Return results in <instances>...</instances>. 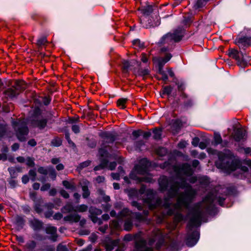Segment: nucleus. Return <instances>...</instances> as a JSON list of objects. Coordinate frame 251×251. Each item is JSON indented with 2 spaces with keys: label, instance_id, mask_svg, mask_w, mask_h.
Returning <instances> with one entry per match:
<instances>
[{
  "label": "nucleus",
  "instance_id": "nucleus-61",
  "mask_svg": "<svg viewBox=\"0 0 251 251\" xmlns=\"http://www.w3.org/2000/svg\"><path fill=\"white\" fill-rule=\"evenodd\" d=\"M50 187V184L49 183H46L44 184L41 187V190L42 191H45L48 189H49Z\"/></svg>",
  "mask_w": 251,
  "mask_h": 251
},
{
  "label": "nucleus",
  "instance_id": "nucleus-60",
  "mask_svg": "<svg viewBox=\"0 0 251 251\" xmlns=\"http://www.w3.org/2000/svg\"><path fill=\"white\" fill-rule=\"evenodd\" d=\"M176 85H177L178 90L180 91H182L184 89V84L182 82L179 83L177 81H176Z\"/></svg>",
  "mask_w": 251,
  "mask_h": 251
},
{
  "label": "nucleus",
  "instance_id": "nucleus-10",
  "mask_svg": "<svg viewBox=\"0 0 251 251\" xmlns=\"http://www.w3.org/2000/svg\"><path fill=\"white\" fill-rule=\"evenodd\" d=\"M99 153L100 155L101 156V158L100 159V165L96 166L94 168V170L95 171H98L106 167L107 166V163L108 162L107 159L104 158V157H109L107 151L105 150L104 149L101 148L100 149Z\"/></svg>",
  "mask_w": 251,
  "mask_h": 251
},
{
  "label": "nucleus",
  "instance_id": "nucleus-25",
  "mask_svg": "<svg viewBox=\"0 0 251 251\" xmlns=\"http://www.w3.org/2000/svg\"><path fill=\"white\" fill-rule=\"evenodd\" d=\"M62 184L63 186L67 189H70L72 191H75L76 190L75 184L73 182L64 180L62 181Z\"/></svg>",
  "mask_w": 251,
  "mask_h": 251
},
{
  "label": "nucleus",
  "instance_id": "nucleus-16",
  "mask_svg": "<svg viewBox=\"0 0 251 251\" xmlns=\"http://www.w3.org/2000/svg\"><path fill=\"white\" fill-rule=\"evenodd\" d=\"M47 123V120L46 119L38 118L32 121V125L35 127H37L40 129L44 128Z\"/></svg>",
  "mask_w": 251,
  "mask_h": 251
},
{
  "label": "nucleus",
  "instance_id": "nucleus-3",
  "mask_svg": "<svg viewBox=\"0 0 251 251\" xmlns=\"http://www.w3.org/2000/svg\"><path fill=\"white\" fill-rule=\"evenodd\" d=\"M129 195L130 197H136L143 199L144 203H147L150 209H153L162 204V200L157 199L154 201V192L152 190H146V187L142 185L139 191L132 189L129 191Z\"/></svg>",
  "mask_w": 251,
  "mask_h": 251
},
{
  "label": "nucleus",
  "instance_id": "nucleus-57",
  "mask_svg": "<svg viewBox=\"0 0 251 251\" xmlns=\"http://www.w3.org/2000/svg\"><path fill=\"white\" fill-rule=\"evenodd\" d=\"M132 206L136 207L139 210H141L142 209V206L141 204L139 203L137 201H133L131 202Z\"/></svg>",
  "mask_w": 251,
  "mask_h": 251
},
{
  "label": "nucleus",
  "instance_id": "nucleus-49",
  "mask_svg": "<svg viewBox=\"0 0 251 251\" xmlns=\"http://www.w3.org/2000/svg\"><path fill=\"white\" fill-rule=\"evenodd\" d=\"M26 165L29 167H34L35 165L34 158L28 157L26 159Z\"/></svg>",
  "mask_w": 251,
  "mask_h": 251
},
{
  "label": "nucleus",
  "instance_id": "nucleus-31",
  "mask_svg": "<svg viewBox=\"0 0 251 251\" xmlns=\"http://www.w3.org/2000/svg\"><path fill=\"white\" fill-rule=\"evenodd\" d=\"M99 195L102 199L103 201L106 202L110 201V198L108 196H106L103 190L99 189L98 191Z\"/></svg>",
  "mask_w": 251,
  "mask_h": 251
},
{
  "label": "nucleus",
  "instance_id": "nucleus-47",
  "mask_svg": "<svg viewBox=\"0 0 251 251\" xmlns=\"http://www.w3.org/2000/svg\"><path fill=\"white\" fill-rule=\"evenodd\" d=\"M172 90L173 88L171 86H165L163 89V94L169 95L171 93Z\"/></svg>",
  "mask_w": 251,
  "mask_h": 251
},
{
  "label": "nucleus",
  "instance_id": "nucleus-28",
  "mask_svg": "<svg viewBox=\"0 0 251 251\" xmlns=\"http://www.w3.org/2000/svg\"><path fill=\"white\" fill-rule=\"evenodd\" d=\"M131 213L130 212V211L127 209V208H124L123 209L118 215L117 217L119 219H122L125 217L129 216V218H130V216Z\"/></svg>",
  "mask_w": 251,
  "mask_h": 251
},
{
  "label": "nucleus",
  "instance_id": "nucleus-15",
  "mask_svg": "<svg viewBox=\"0 0 251 251\" xmlns=\"http://www.w3.org/2000/svg\"><path fill=\"white\" fill-rule=\"evenodd\" d=\"M173 41L175 42L180 41L184 35V30L181 28L178 27L176 29L173 33H171Z\"/></svg>",
  "mask_w": 251,
  "mask_h": 251
},
{
  "label": "nucleus",
  "instance_id": "nucleus-20",
  "mask_svg": "<svg viewBox=\"0 0 251 251\" xmlns=\"http://www.w3.org/2000/svg\"><path fill=\"white\" fill-rule=\"evenodd\" d=\"M56 231V228L53 226H49L46 228V233L51 235V239L53 241H56L57 238Z\"/></svg>",
  "mask_w": 251,
  "mask_h": 251
},
{
  "label": "nucleus",
  "instance_id": "nucleus-44",
  "mask_svg": "<svg viewBox=\"0 0 251 251\" xmlns=\"http://www.w3.org/2000/svg\"><path fill=\"white\" fill-rule=\"evenodd\" d=\"M126 99H120L117 100V104L118 106H121L124 109L126 107L125 104L126 102Z\"/></svg>",
  "mask_w": 251,
  "mask_h": 251
},
{
  "label": "nucleus",
  "instance_id": "nucleus-18",
  "mask_svg": "<svg viewBox=\"0 0 251 251\" xmlns=\"http://www.w3.org/2000/svg\"><path fill=\"white\" fill-rule=\"evenodd\" d=\"M89 184V182L87 180H84L83 181V184H82L81 182H80L83 191L82 197L85 199L87 198L90 196V193L88 189Z\"/></svg>",
  "mask_w": 251,
  "mask_h": 251
},
{
  "label": "nucleus",
  "instance_id": "nucleus-41",
  "mask_svg": "<svg viewBox=\"0 0 251 251\" xmlns=\"http://www.w3.org/2000/svg\"><path fill=\"white\" fill-rule=\"evenodd\" d=\"M130 217L132 218H135V219L139 221H141L144 219L143 215L140 213H132Z\"/></svg>",
  "mask_w": 251,
  "mask_h": 251
},
{
  "label": "nucleus",
  "instance_id": "nucleus-39",
  "mask_svg": "<svg viewBox=\"0 0 251 251\" xmlns=\"http://www.w3.org/2000/svg\"><path fill=\"white\" fill-rule=\"evenodd\" d=\"M48 174L53 179H55L56 176V174L55 170L52 167L49 166Z\"/></svg>",
  "mask_w": 251,
  "mask_h": 251
},
{
  "label": "nucleus",
  "instance_id": "nucleus-30",
  "mask_svg": "<svg viewBox=\"0 0 251 251\" xmlns=\"http://www.w3.org/2000/svg\"><path fill=\"white\" fill-rule=\"evenodd\" d=\"M89 212L91 215H100L102 213V211L98 208H97L95 207H91L89 208Z\"/></svg>",
  "mask_w": 251,
  "mask_h": 251
},
{
  "label": "nucleus",
  "instance_id": "nucleus-63",
  "mask_svg": "<svg viewBox=\"0 0 251 251\" xmlns=\"http://www.w3.org/2000/svg\"><path fill=\"white\" fill-rule=\"evenodd\" d=\"M79 120L78 117H72L70 118L69 120V123L70 124H74L77 123Z\"/></svg>",
  "mask_w": 251,
  "mask_h": 251
},
{
  "label": "nucleus",
  "instance_id": "nucleus-23",
  "mask_svg": "<svg viewBox=\"0 0 251 251\" xmlns=\"http://www.w3.org/2000/svg\"><path fill=\"white\" fill-rule=\"evenodd\" d=\"M4 94L6 97L9 98H13L19 94L18 92H16L15 89L13 88H10L7 89Z\"/></svg>",
  "mask_w": 251,
  "mask_h": 251
},
{
  "label": "nucleus",
  "instance_id": "nucleus-52",
  "mask_svg": "<svg viewBox=\"0 0 251 251\" xmlns=\"http://www.w3.org/2000/svg\"><path fill=\"white\" fill-rule=\"evenodd\" d=\"M130 67V64L128 61L123 62V69L125 72H127Z\"/></svg>",
  "mask_w": 251,
  "mask_h": 251
},
{
  "label": "nucleus",
  "instance_id": "nucleus-56",
  "mask_svg": "<svg viewBox=\"0 0 251 251\" xmlns=\"http://www.w3.org/2000/svg\"><path fill=\"white\" fill-rule=\"evenodd\" d=\"M60 195L64 198L68 199L69 198L70 195L68 194V193L65 190H61L60 191Z\"/></svg>",
  "mask_w": 251,
  "mask_h": 251
},
{
  "label": "nucleus",
  "instance_id": "nucleus-43",
  "mask_svg": "<svg viewBox=\"0 0 251 251\" xmlns=\"http://www.w3.org/2000/svg\"><path fill=\"white\" fill-rule=\"evenodd\" d=\"M47 42L48 41L46 37H42L37 40V45L39 47H40L42 46L45 45Z\"/></svg>",
  "mask_w": 251,
  "mask_h": 251
},
{
  "label": "nucleus",
  "instance_id": "nucleus-7",
  "mask_svg": "<svg viewBox=\"0 0 251 251\" xmlns=\"http://www.w3.org/2000/svg\"><path fill=\"white\" fill-rule=\"evenodd\" d=\"M174 170L176 174V177L180 179L181 182H182L183 179L186 181L185 178L181 176L182 174L187 176H190L193 174V170L191 166L188 163H184L180 166H175L174 167Z\"/></svg>",
  "mask_w": 251,
  "mask_h": 251
},
{
  "label": "nucleus",
  "instance_id": "nucleus-55",
  "mask_svg": "<svg viewBox=\"0 0 251 251\" xmlns=\"http://www.w3.org/2000/svg\"><path fill=\"white\" fill-rule=\"evenodd\" d=\"M57 251H68V249L66 246L62 244H59L56 249Z\"/></svg>",
  "mask_w": 251,
  "mask_h": 251
},
{
  "label": "nucleus",
  "instance_id": "nucleus-38",
  "mask_svg": "<svg viewBox=\"0 0 251 251\" xmlns=\"http://www.w3.org/2000/svg\"><path fill=\"white\" fill-rule=\"evenodd\" d=\"M149 74L150 71L147 69H140L138 72V75L141 76H142L144 79L145 78L146 76L148 75Z\"/></svg>",
  "mask_w": 251,
  "mask_h": 251
},
{
  "label": "nucleus",
  "instance_id": "nucleus-48",
  "mask_svg": "<svg viewBox=\"0 0 251 251\" xmlns=\"http://www.w3.org/2000/svg\"><path fill=\"white\" fill-rule=\"evenodd\" d=\"M38 172L39 173L41 174L46 175L48 174L49 167L47 168H45L43 167H40L38 169Z\"/></svg>",
  "mask_w": 251,
  "mask_h": 251
},
{
  "label": "nucleus",
  "instance_id": "nucleus-62",
  "mask_svg": "<svg viewBox=\"0 0 251 251\" xmlns=\"http://www.w3.org/2000/svg\"><path fill=\"white\" fill-rule=\"evenodd\" d=\"M72 129L75 133H78L80 131L79 126L76 125H74L72 126Z\"/></svg>",
  "mask_w": 251,
  "mask_h": 251
},
{
  "label": "nucleus",
  "instance_id": "nucleus-51",
  "mask_svg": "<svg viewBox=\"0 0 251 251\" xmlns=\"http://www.w3.org/2000/svg\"><path fill=\"white\" fill-rule=\"evenodd\" d=\"M214 141L216 145L221 144L222 142V139L221 135L219 134H214Z\"/></svg>",
  "mask_w": 251,
  "mask_h": 251
},
{
  "label": "nucleus",
  "instance_id": "nucleus-36",
  "mask_svg": "<svg viewBox=\"0 0 251 251\" xmlns=\"http://www.w3.org/2000/svg\"><path fill=\"white\" fill-rule=\"evenodd\" d=\"M208 0H198L196 3L194 5V8L195 9H198L202 7L205 5Z\"/></svg>",
  "mask_w": 251,
  "mask_h": 251
},
{
  "label": "nucleus",
  "instance_id": "nucleus-40",
  "mask_svg": "<svg viewBox=\"0 0 251 251\" xmlns=\"http://www.w3.org/2000/svg\"><path fill=\"white\" fill-rule=\"evenodd\" d=\"M7 131V126L4 123L0 124V137L3 136Z\"/></svg>",
  "mask_w": 251,
  "mask_h": 251
},
{
  "label": "nucleus",
  "instance_id": "nucleus-26",
  "mask_svg": "<svg viewBox=\"0 0 251 251\" xmlns=\"http://www.w3.org/2000/svg\"><path fill=\"white\" fill-rule=\"evenodd\" d=\"M139 10L141 11V12L145 17L149 15L153 11L151 5H148L147 6L142 7L141 9H139Z\"/></svg>",
  "mask_w": 251,
  "mask_h": 251
},
{
  "label": "nucleus",
  "instance_id": "nucleus-27",
  "mask_svg": "<svg viewBox=\"0 0 251 251\" xmlns=\"http://www.w3.org/2000/svg\"><path fill=\"white\" fill-rule=\"evenodd\" d=\"M75 208L73 207L72 204L70 202H68L61 209V212L63 213H70L73 211H74Z\"/></svg>",
  "mask_w": 251,
  "mask_h": 251
},
{
  "label": "nucleus",
  "instance_id": "nucleus-54",
  "mask_svg": "<svg viewBox=\"0 0 251 251\" xmlns=\"http://www.w3.org/2000/svg\"><path fill=\"white\" fill-rule=\"evenodd\" d=\"M183 216L181 214L177 213L175 216V221L176 222H179L183 220Z\"/></svg>",
  "mask_w": 251,
  "mask_h": 251
},
{
  "label": "nucleus",
  "instance_id": "nucleus-19",
  "mask_svg": "<svg viewBox=\"0 0 251 251\" xmlns=\"http://www.w3.org/2000/svg\"><path fill=\"white\" fill-rule=\"evenodd\" d=\"M80 220V216L77 214H70L64 218V220L71 223H76Z\"/></svg>",
  "mask_w": 251,
  "mask_h": 251
},
{
  "label": "nucleus",
  "instance_id": "nucleus-37",
  "mask_svg": "<svg viewBox=\"0 0 251 251\" xmlns=\"http://www.w3.org/2000/svg\"><path fill=\"white\" fill-rule=\"evenodd\" d=\"M156 152L158 155L163 156L167 154V151L165 148L159 147L156 149Z\"/></svg>",
  "mask_w": 251,
  "mask_h": 251
},
{
  "label": "nucleus",
  "instance_id": "nucleus-42",
  "mask_svg": "<svg viewBox=\"0 0 251 251\" xmlns=\"http://www.w3.org/2000/svg\"><path fill=\"white\" fill-rule=\"evenodd\" d=\"M62 140L58 137L54 138L51 142L52 146L55 147H58L61 145Z\"/></svg>",
  "mask_w": 251,
  "mask_h": 251
},
{
  "label": "nucleus",
  "instance_id": "nucleus-9",
  "mask_svg": "<svg viewBox=\"0 0 251 251\" xmlns=\"http://www.w3.org/2000/svg\"><path fill=\"white\" fill-rule=\"evenodd\" d=\"M163 235L161 231L158 229H156L153 231V237L149 240L148 245L151 246L155 241H157L156 248L159 249L163 243Z\"/></svg>",
  "mask_w": 251,
  "mask_h": 251
},
{
  "label": "nucleus",
  "instance_id": "nucleus-2",
  "mask_svg": "<svg viewBox=\"0 0 251 251\" xmlns=\"http://www.w3.org/2000/svg\"><path fill=\"white\" fill-rule=\"evenodd\" d=\"M214 198L213 194L209 193L202 201L197 203L194 206L192 217L187 226L188 233L186 239L187 246L192 247L198 242L199 238V232L197 230L192 231V228L201 225L202 216L210 210Z\"/></svg>",
  "mask_w": 251,
  "mask_h": 251
},
{
  "label": "nucleus",
  "instance_id": "nucleus-5",
  "mask_svg": "<svg viewBox=\"0 0 251 251\" xmlns=\"http://www.w3.org/2000/svg\"><path fill=\"white\" fill-rule=\"evenodd\" d=\"M14 129L16 132V136L20 141H25L27 139L29 130L27 124L25 121L19 120L13 123Z\"/></svg>",
  "mask_w": 251,
  "mask_h": 251
},
{
  "label": "nucleus",
  "instance_id": "nucleus-29",
  "mask_svg": "<svg viewBox=\"0 0 251 251\" xmlns=\"http://www.w3.org/2000/svg\"><path fill=\"white\" fill-rule=\"evenodd\" d=\"M119 173H112L111 176L114 179H119L120 176H123L124 175V171L123 169V168L121 166L118 167Z\"/></svg>",
  "mask_w": 251,
  "mask_h": 251
},
{
  "label": "nucleus",
  "instance_id": "nucleus-14",
  "mask_svg": "<svg viewBox=\"0 0 251 251\" xmlns=\"http://www.w3.org/2000/svg\"><path fill=\"white\" fill-rule=\"evenodd\" d=\"M141 23L143 26L146 28L157 26L159 24L158 21L157 22H152L151 19L147 17H144L141 20Z\"/></svg>",
  "mask_w": 251,
  "mask_h": 251
},
{
  "label": "nucleus",
  "instance_id": "nucleus-1",
  "mask_svg": "<svg viewBox=\"0 0 251 251\" xmlns=\"http://www.w3.org/2000/svg\"><path fill=\"white\" fill-rule=\"evenodd\" d=\"M159 188L161 191H166L169 185L170 188L168 192V196L164 199L162 205L169 208L172 205L174 209H169L167 211L168 215H172L175 210L182 207L187 208L194 199L196 191L185 182L184 179L182 182H172V179L162 176L158 180Z\"/></svg>",
  "mask_w": 251,
  "mask_h": 251
},
{
  "label": "nucleus",
  "instance_id": "nucleus-21",
  "mask_svg": "<svg viewBox=\"0 0 251 251\" xmlns=\"http://www.w3.org/2000/svg\"><path fill=\"white\" fill-rule=\"evenodd\" d=\"M13 88L16 92H18L19 93L20 91H23L25 89L26 84L25 82L23 80L16 81L15 86Z\"/></svg>",
  "mask_w": 251,
  "mask_h": 251
},
{
  "label": "nucleus",
  "instance_id": "nucleus-46",
  "mask_svg": "<svg viewBox=\"0 0 251 251\" xmlns=\"http://www.w3.org/2000/svg\"><path fill=\"white\" fill-rule=\"evenodd\" d=\"M118 243V241L115 240L111 243V245H107L106 251H111L113 249L114 246H117Z\"/></svg>",
  "mask_w": 251,
  "mask_h": 251
},
{
  "label": "nucleus",
  "instance_id": "nucleus-4",
  "mask_svg": "<svg viewBox=\"0 0 251 251\" xmlns=\"http://www.w3.org/2000/svg\"><path fill=\"white\" fill-rule=\"evenodd\" d=\"M148 164L146 160H142L140 162L139 164L135 166L134 169L130 173L129 177L131 179L134 180H137L138 182H149V178L147 177H139L137 176V175H144L147 172Z\"/></svg>",
  "mask_w": 251,
  "mask_h": 251
},
{
  "label": "nucleus",
  "instance_id": "nucleus-59",
  "mask_svg": "<svg viewBox=\"0 0 251 251\" xmlns=\"http://www.w3.org/2000/svg\"><path fill=\"white\" fill-rule=\"evenodd\" d=\"M144 145V142L143 140H140L137 141L135 144V146L137 149L140 150L141 147Z\"/></svg>",
  "mask_w": 251,
  "mask_h": 251
},
{
  "label": "nucleus",
  "instance_id": "nucleus-64",
  "mask_svg": "<svg viewBox=\"0 0 251 251\" xmlns=\"http://www.w3.org/2000/svg\"><path fill=\"white\" fill-rule=\"evenodd\" d=\"M117 166V164L115 162H111L109 165L107 166H108V169L110 170H113L115 169L116 167Z\"/></svg>",
  "mask_w": 251,
  "mask_h": 251
},
{
  "label": "nucleus",
  "instance_id": "nucleus-50",
  "mask_svg": "<svg viewBox=\"0 0 251 251\" xmlns=\"http://www.w3.org/2000/svg\"><path fill=\"white\" fill-rule=\"evenodd\" d=\"M133 45L135 46L138 47L140 48H143L144 47V44L142 43L139 39L133 41Z\"/></svg>",
  "mask_w": 251,
  "mask_h": 251
},
{
  "label": "nucleus",
  "instance_id": "nucleus-45",
  "mask_svg": "<svg viewBox=\"0 0 251 251\" xmlns=\"http://www.w3.org/2000/svg\"><path fill=\"white\" fill-rule=\"evenodd\" d=\"M36 246V243L34 241H29L25 245L26 248L29 250L34 249Z\"/></svg>",
  "mask_w": 251,
  "mask_h": 251
},
{
  "label": "nucleus",
  "instance_id": "nucleus-13",
  "mask_svg": "<svg viewBox=\"0 0 251 251\" xmlns=\"http://www.w3.org/2000/svg\"><path fill=\"white\" fill-rule=\"evenodd\" d=\"M134 251H152V249L147 246L145 240L141 239L136 241V249Z\"/></svg>",
  "mask_w": 251,
  "mask_h": 251
},
{
  "label": "nucleus",
  "instance_id": "nucleus-58",
  "mask_svg": "<svg viewBox=\"0 0 251 251\" xmlns=\"http://www.w3.org/2000/svg\"><path fill=\"white\" fill-rule=\"evenodd\" d=\"M13 178H11L8 181L10 186L12 188L15 187L17 184V181Z\"/></svg>",
  "mask_w": 251,
  "mask_h": 251
},
{
  "label": "nucleus",
  "instance_id": "nucleus-12",
  "mask_svg": "<svg viewBox=\"0 0 251 251\" xmlns=\"http://www.w3.org/2000/svg\"><path fill=\"white\" fill-rule=\"evenodd\" d=\"M232 135L236 141L239 142L246 137V131L242 128H237L234 130Z\"/></svg>",
  "mask_w": 251,
  "mask_h": 251
},
{
  "label": "nucleus",
  "instance_id": "nucleus-22",
  "mask_svg": "<svg viewBox=\"0 0 251 251\" xmlns=\"http://www.w3.org/2000/svg\"><path fill=\"white\" fill-rule=\"evenodd\" d=\"M42 223L36 219L30 221V226L34 230H40L42 228Z\"/></svg>",
  "mask_w": 251,
  "mask_h": 251
},
{
  "label": "nucleus",
  "instance_id": "nucleus-53",
  "mask_svg": "<svg viewBox=\"0 0 251 251\" xmlns=\"http://www.w3.org/2000/svg\"><path fill=\"white\" fill-rule=\"evenodd\" d=\"M28 175L31 177L32 181H34L36 179V173L34 170H30L28 172Z\"/></svg>",
  "mask_w": 251,
  "mask_h": 251
},
{
  "label": "nucleus",
  "instance_id": "nucleus-34",
  "mask_svg": "<svg viewBox=\"0 0 251 251\" xmlns=\"http://www.w3.org/2000/svg\"><path fill=\"white\" fill-rule=\"evenodd\" d=\"M132 227V223L131 219L128 218L125 221L124 228L125 230L129 231Z\"/></svg>",
  "mask_w": 251,
  "mask_h": 251
},
{
  "label": "nucleus",
  "instance_id": "nucleus-6",
  "mask_svg": "<svg viewBox=\"0 0 251 251\" xmlns=\"http://www.w3.org/2000/svg\"><path fill=\"white\" fill-rule=\"evenodd\" d=\"M219 160L216 162L218 168L228 170L234 171L236 167L233 162H230L228 157L222 152L218 153Z\"/></svg>",
  "mask_w": 251,
  "mask_h": 251
},
{
  "label": "nucleus",
  "instance_id": "nucleus-24",
  "mask_svg": "<svg viewBox=\"0 0 251 251\" xmlns=\"http://www.w3.org/2000/svg\"><path fill=\"white\" fill-rule=\"evenodd\" d=\"M172 41H174L172 34L171 33H169L162 37L160 40V43L161 44H164L165 43H170Z\"/></svg>",
  "mask_w": 251,
  "mask_h": 251
},
{
  "label": "nucleus",
  "instance_id": "nucleus-35",
  "mask_svg": "<svg viewBox=\"0 0 251 251\" xmlns=\"http://www.w3.org/2000/svg\"><path fill=\"white\" fill-rule=\"evenodd\" d=\"M90 163H91V161H90V160H87L83 162H82L78 165V166L77 167V170L79 171H80L83 168L89 166Z\"/></svg>",
  "mask_w": 251,
  "mask_h": 251
},
{
  "label": "nucleus",
  "instance_id": "nucleus-8",
  "mask_svg": "<svg viewBox=\"0 0 251 251\" xmlns=\"http://www.w3.org/2000/svg\"><path fill=\"white\" fill-rule=\"evenodd\" d=\"M228 55L230 57L234 59L237 65L241 68H245L248 66V64L244 59L243 53L235 49H229Z\"/></svg>",
  "mask_w": 251,
  "mask_h": 251
},
{
  "label": "nucleus",
  "instance_id": "nucleus-11",
  "mask_svg": "<svg viewBox=\"0 0 251 251\" xmlns=\"http://www.w3.org/2000/svg\"><path fill=\"white\" fill-rule=\"evenodd\" d=\"M234 43L237 45L240 49H244L245 48L249 47L251 45V37L238 36L235 39Z\"/></svg>",
  "mask_w": 251,
  "mask_h": 251
},
{
  "label": "nucleus",
  "instance_id": "nucleus-32",
  "mask_svg": "<svg viewBox=\"0 0 251 251\" xmlns=\"http://www.w3.org/2000/svg\"><path fill=\"white\" fill-rule=\"evenodd\" d=\"M88 206L85 204H81L76 206L75 208L74 211L79 212H84L88 210Z\"/></svg>",
  "mask_w": 251,
  "mask_h": 251
},
{
  "label": "nucleus",
  "instance_id": "nucleus-17",
  "mask_svg": "<svg viewBox=\"0 0 251 251\" xmlns=\"http://www.w3.org/2000/svg\"><path fill=\"white\" fill-rule=\"evenodd\" d=\"M100 136L103 138V142L107 143H113L115 140V136L110 132H102Z\"/></svg>",
  "mask_w": 251,
  "mask_h": 251
},
{
  "label": "nucleus",
  "instance_id": "nucleus-33",
  "mask_svg": "<svg viewBox=\"0 0 251 251\" xmlns=\"http://www.w3.org/2000/svg\"><path fill=\"white\" fill-rule=\"evenodd\" d=\"M161 130L160 129L155 128L153 130V138L155 140L160 139L161 136Z\"/></svg>",
  "mask_w": 251,
  "mask_h": 251
}]
</instances>
